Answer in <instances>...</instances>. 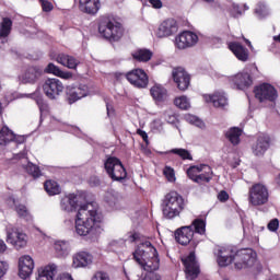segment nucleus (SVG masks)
Segmentation results:
<instances>
[{"label":"nucleus","mask_w":280,"mask_h":280,"mask_svg":"<svg viewBox=\"0 0 280 280\" xmlns=\"http://www.w3.org/2000/svg\"><path fill=\"white\" fill-rule=\"evenodd\" d=\"M214 255L217 264L221 268H226V266H231L234 261L236 270H242L255 266V261H257V254L250 248L235 252L231 246H217Z\"/></svg>","instance_id":"nucleus-1"},{"label":"nucleus","mask_w":280,"mask_h":280,"mask_svg":"<svg viewBox=\"0 0 280 280\" xmlns=\"http://www.w3.org/2000/svg\"><path fill=\"white\" fill-rule=\"evenodd\" d=\"M100 222V213L97 209L93 208V203H88L86 208L79 209L74 221V229L77 235L81 237H90L95 240L102 233Z\"/></svg>","instance_id":"nucleus-2"},{"label":"nucleus","mask_w":280,"mask_h":280,"mask_svg":"<svg viewBox=\"0 0 280 280\" xmlns=\"http://www.w3.org/2000/svg\"><path fill=\"white\" fill-rule=\"evenodd\" d=\"M135 261L145 270V272L153 273L161 267V259H159V252L156 247L152 246L150 241H145L138 245L132 253Z\"/></svg>","instance_id":"nucleus-3"},{"label":"nucleus","mask_w":280,"mask_h":280,"mask_svg":"<svg viewBox=\"0 0 280 280\" xmlns=\"http://www.w3.org/2000/svg\"><path fill=\"white\" fill-rule=\"evenodd\" d=\"M186 207L187 200L174 190L166 194L161 203L162 213L166 220H174V218L180 217Z\"/></svg>","instance_id":"nucleus-4"},{"label":"nucleus","mask_w":280,"mask_h":280,"mask_svg":"<svg viewBox=\"0 0 280 280\" xmlns=\"http://www.w3.org/2000/svg\"><path fill=\"white\" fill-rule=\"evenodd\" d=\"M207 233V222L202 219H195L190 225L178 228L175 231V240L182 246H187L194 240V235Z\"/></svg>","instance_id":"nucleus-5"},{"label":"nucleus","mask_w":280,"mask_h":280,"mask_svg":"<svg viewBox=\"0 0 280 280\" xmlns=\"http://www.w3.org/2000/svg\"><path fill=\"white\" fill-rule=\"evenodd\" d=\"M98 32L105 40L119 43L124 36V27L115 20L104 19L98 24Z\"/></svg>","instance_id":"nucleus-6"},{"label":"nucleus","mask_w":280,"mask_h":280,"mask_svg":"<svg viewBox=\"0 0 280 280\" xmlns=\"http://www.w3.org/2000/svg\"><path fill=\"white\" fill-rule=\"evenodd\" d=\"M98 32L105 40L119 43L124 36V27L115 20L104 19L98 24Z\"/></svg>","instance_id":"nucleus-7"},{"label":"nucleus","mask_w":280,"mask_h":280,"mask_svg":"<svg viewBox=\"0 0 280 280\" xmlns=\"http://www.w3.org/2000/svg\"><path fill=\"white\" fill-rule=\"evenodd\" d=\"M270 192L264 184H254L248 189V203L252 207H261L268 202Z\"/></svg>","instance_id":"nucleus-8"},{"label":"nucleus","mask_w":280,"mask_h":280,"mask_svg":"<svg viewBox=\"0 0 280 280\" xmlns=\"http://www.w3.org/2000/svg\"><path fill=\"white\" fill-rule=\"evenodd\" d=\"M105 172L112 180H124L128 173L120 159L109 156L104 163Z\"/></svg>","instance_id":"nucleus-9"},{"label":"nucleus","mask_w":280,"mask_h":280,"mask_svg":"<svg viewBox=\"0 0 280 280\" xmlns=\"http://www.w3.org/2000/svg\"><path fill=\"white\" fill-rule=\"evenodd\" d=\"M60 207L62 211L71 213L77 209H86L89 203H86V196L84 194H70L61 199Z\"/></svg>","instance_id":"nucleus-10"},{"label":"nucleus","mask_w":280,"mask_h":280,"mask_svg":"<svg viewBox=\"0 0 280 280\" xmlns=\"http://www.w3.org/2000/svg\"><path fill=\"white\" fill-rule=\"evenodd\" d=\"M126 78L135 89H148V84H150V78L143 69H133L126 73Z\"/></svg>","instance_id":"nucleus-11"},{"label":"nucleus","mask_w":280,"mask_h":280,"mask_svg":"<svg viewBox=\"0 0 280 280\" xmlns=\"http://www.w3.org/2000/svg\"><path fill=\"white\" fill-rule=\"evenodd\" d=\"M7 242L15 248H25L27 246V235L16 228H7Z\"/></svg>","instance_id":"nucleus-12"},{"label":"nucleus","mask_w":280,"mask_h":280,"mask_svg":"<svg viewBox=\"0 0 280 280\" xmlns=\"http://www.w3.org/2000/svg\"><path fill=\"white\" fill-rule=\"evenodd\" d=\"M256 100H259V102H275L279 95L277 94V90L275 86L268 83H262L255 88L254 90Z\"/></svg>","instance_id":"nucleus-13"},{"label":"nucleus","mask_w":280,"mask_h":280,"mask_svg":"<svg viewBox=\"0 0 280 280\" xmlns=\"http://www.w3.org/2000/svg\"><path fill=\"white\" fill-rule=\"evenodd\" d=\"M185 266L186 279L195 280L200 275V265L196 260V254L191 252L186 258L182 259Z\"/></svg>","instance_id":"nucleus-14"},{"label":"nucleus","mask_w":280,"mask_h":280,"mask_svg":"<svg viewBox=\"0 0 280 280\" xmlns=\"http://www.w3.org/2000/svg\"><path fill=\"white\" fill-rule=\"evenodd\" d=\"M43 91L49 100H56L65 91V85L58 79H47L43 84Z\"/></svg>","instance_id":"nucleus-15"},{"label":"nucleus","mask_w":280,"mask_h":280,"mask_svg":"<svg viewBox=\"0 0 280 280\" xmlns=\"http://www.w3.org/2000/svg\"><path fill=\"white\" fill-rule=\"evenodd\" d=\"M198 43V35L191 31H184L175 37V47L177 49H187Z\"/></svg>","instance_id":"nucleus-16"},{"label":"nucleus","mask_w":280,"mask_h":280,"mask_svg":"<svg viewBox=\"0 0 280 280\" xmlns=\"http://www.w3.org/2000/svg\"><path fill=\"white\" fill-rule=\"evenodd\" d=\"M176 32H178V23L176 20L167 19L159 25L155 35L158 38H167L174 36Z\"/></svg>","instance_id":"nucleus-17"},{"label":"nucleus","mask_w":280,"mask_h":280,"mask_svg":"<svg viewBox=\"0 0 280 280\" xmlns=\"http://www.w3.org/2000/svg\"><path fill=\"white\" fill-rule=\"evenodd\" d=\"M34 272V258L24 255L19 259V275L21 279H27Z\"/></svg>","instance_id":"nucleus-18"},{"label":"nucleus","mask_w":280,"mask_h":280,"mask_svg":"<svg viewBox=\"0 0 280 280\" xmlns=\"http://www.w3.org/2000/svg\"><path fill=\"white\" fill-rule=\"evenodd\" d=\"M173 80L177 84L179 91H187L191 82V77L183 68H177L173 71Z\"/></svg>","instance_id":"nucleus-19"},{"label":"nucleus","mask_w":280,"mask_h":280,"mask_svg":"<svg viewBox=\"0 0 280 280\" xmlns=\"http://www.w3.org/2000/svg\"><path fill=\"white\" fill-rule=\"evenodd\" d=\"M230 51L240 60V62H248L250 58V51L248 48L244 47L240 42L228 43Z\"/></svg>","instance_id":"nucleus-20"},{"label":"nucleus","mask_w":280,"mask_h":280,"mask_svg":"<svg viewBox=\"0 0 280 280\" xmlns=\"http://www.w3.org/2000/svg\"><path fill=\"white\" fill-rule=\"evenodd\" d=\"M67 95L70 104L78 102V100H82V97H86L89 95V86L79 85V86H69L67 88Z\"/></svg>","instance_id":"nucleus-21"},{"label":"nucleus","mask_w":280,"mask_h":280,"mask_svg":"<svg viewBox=\"0 0 280 280\" xmlns=\"http://www.w3.org/2000/svg\"><path fill=\"white\" fill-rule=\"evenodd\" d=\"M270 148V138L268 136H259L256 142L252 145L254 156H264Z\"/></svg>","instance_id":"nucleus-22"},{"label":"nucleus","mask_w":280,"mask_h":280,"mask_svg":"<svg viewBox=\"0 0 280 280\" xmlns=\"http://www.w3.org/2000/svg\"><path fill=\"white\" fill-rule=\"evenodd\" d=\"M231 82H233L237 89L244 91V89H248V86L253 85V78L248 72H240L231 77Z\"/></svg>","instance_id":"nucleus-23"},{"label":"nucleus","mask_w":280,"mask_h":280,"mask_svg":"<svg viewBox=\"0 0 280 280\" xmlns=\"http://www.w3.org/2000/svg\"><path fill=\"white\" fill-rule=\"evenodd\" d=\"M79 8L85 14H97L102 4L100 0H79Z\"/></svg>","instance_id":"nucleus-24"},{"label":"nucleus","mask_w":280,"mask_h":280,"mask_svg":"<svg viewBox=\"0 0 280 280\" xmlns=\"http://www.w3.org/2000/svg\"><path fill=\"white\" fill-rule=\"evenodd\" d=\"M206 102H211L215 108L229 106V98L224 92H215L212 95H205Z\"/></svg>","instance_id":"nucleus-25"},{"label":"nucleus","mask_w":280,"mask_h":280,"mask_svg":"<svg viewBox=\"0 0 280 280\" xmlns=\"http://www.w3.org/2000/svg\"><path fill=\"white\" fill-rule=\"evenodd\" d=\"M93 264V255L86 252L78 253L73 256L72 266L74 268H86Z\"/></svg>","instance_id":"nucleus-26"},{"label":"nucleus","mask_w":280,"mask_h":280,"mask_svg":"<svg viewBox=\"0 0 280 280\" xmlns=\"http://www.w3.org/2000/svg\"><path fill=\"white\" fill-rule=\"evenodd\" d=\"M40 75H43V70L37 67H31L20 77V80L23 84H34Z\"/></svg>","instance_id":"nucleus-27"},{"label":"nucleus","mask_w":280,"mask_h":280,"mask_svg":"<svg viewBox=\"0 0 280 280\" xmlns=\"http://www.w3.org/2000/svg\"><path fill=\"white\" fill-rule=\"evenodd\" d=\"M150 93L154 102H158L159 104L167 101V89L161 84H154L150 89Z\"/></svg>","instance_id":"nucleus-28"},{"label":"nucleus","mask_w":280,"mask_h":280,"mask_svg":"<svg viewBox=\"0 0 280 280\" xmlns=\"http://www.w3.org/2000/svg\"><path fill=\"white\" fill-rule=\"evenodd\" d=\"M56 272H58V267L55 264L42 267L38 269L37 280H54Z\"/></svg>","instance_id":"nucleus-29"},{"label":"nucleus","mask_w":280,"mask_h":280,"mask_svg":"<svg viewBox=\"0 0 280 280\" xmlns=\"http://www.w3.org/2000/svg\"><path fill=\"white\" fill-rule=\"evenodd\" d=\"M56 61L59 65H62V67H67L68 69H78V65H80V61H78V59L65 54H59Z\"/></svg>","instance_id":"nucleus-30"},{"label":"nucleus","mask_w":280,"mask_h":280,"mask_svg":"<svg viewBox=\"0 0 280 280\" xmlns=\"http://www.w3.org/2000/svg\"><path fill=\"white\" fill-rule=\"evenodd\" d=\"M12 32V20L4 18L0 24V43L4 44Z\"/></svg>","instance_id":"nucleus-31"},{"label":"nucleus","mask_w":280,"mask_h":280,"mask_svg":"<svg viewBox=\"0 0 280 280\" xmlns=\"http://www.w3.org/2000/svg\"><path fill=\"white\" fill-rule=\"evenodd\" d=\"M212 178H213V171L211 170V166L207 164H202L201 173L197 175L195 183H198L199 185L201 183H211Z\"/></svg>","instance_id":"nucleus-32"},{"label":"nucleus","mask_w":280,"mask_h":280,"mask_svg":"<svg viewBox=\"0 0 280 280\" xmlns=\"http://www.w3.org/2000/svg\"><path fill=\"white\" fill-rule=\"evenodd\" d=\"M105 202L112 210L121 209V198L117 192H106Z\"/></svg>","instance_id":"nucleus-33"},{"label":"nucleus","mask_w":280,"mask_h":280,"mask_svg":"<svg viewBox=\"0 0 280 280\" xmlns=\"http://www.w3.org/2000/svg\"><path fill=\"white\" fill-rule=\"evenodd\" d=\"M16 139V136L8 126H3L0 130V145H8V143H12Z\"/></svg>","instance_id":"nucleus-34"},{"label":"nucleus","mask_w":280,"mask_h":280,"mask_svg":"<svg viewBox=\"0 0 280 280\" xmlns=\"http://www.w3.org/2000/svg\"><path fill=\"white\" fill-rule=\"evenodd\" d=\"M55 253L58 257H67L71 253V246L68 242L57 241L55 242Z\"/></svg>","instance_id":"nucleus-35"},{"label":"nucleus","mask_w":280,"mask_h":280,"mask_svg":"<svg viewBox=\"0 0 280 280\" xmlns=\"http://www.w3.org/2000/svg\"><path fill=\"white\" fill-rule=\"evenodd\" d=\"M132 58L138 62H149V60H152V51L141 48L132 52Z\"/></svg>","instance_id":"nucleus-36"},{"label":"nucleus","mask_w":280,"mask_h":280,"mask_svg":"<svg viewBox=\"0 0 280 280\" xmlns=\"http://www.w3.org/2000/svg\"><path fill=\"white\" fill-rule=\"evenodd\" d=\"M240 137H242V129L237 127H233L226 132V139H229L232 145H238Z\"/></svg>","instance_id":"nucleus-37"},{"label":"nucleus","mask_w":280,"mask_h":280,"mask_svg":"<svg viewBox=\"0 0 280 280\" xmlns=\"http://www.w3.org/2000/svg\"><path fill=\"white\" fill-rule=\"evenodd\" d=\"M44 188L47 194H49V196H58V194H60L61 191L60 185L57 184V182L55 180H46V183L44 184Z\"/></svg>","instance_id":"nucleus-38"},{"label":"nucleus","mask_w":280,"mask_h":280,"mask_svg":"<svg viewBox=\"0 0 280 280\" xmlns=\"http://www.w3.org/2000/svg\"><path fill=\"white\" fill-rule=\"evenodd\" d=\"M174 104L175 106H177V108H180L182 110H189V108H191V103L189 102V98H187V96L185 95L176 97L174 100Z\"/></svg>","instance_id":"nucleus-39"},{"label":"nucleus","mask_w":280,"mask_h":280,"mask_svg":"<svg viewBox=\"0 0 280 280\" xmlns=\"http://www.w3.org/2000/svg\"><path fill=\"white\" fill-rule=\"evenodd\" d=\"M172 154H176L183 161H194V156L187 149H172Z\"/></svg>","instance_id":"nucleus-40"},{"label":"nucleus","mask_w":280,"mask_h":280,"mask_svg":"<svg viewBox=\"0 0 280 280\" xmlns=\"http://www.w3.org/2000/svg\"><path fill=\"white\" fill-rule=\"evenodd\" d=\"M184 119L188 124H191L192 126H197V128H205V121H202V119L198 118L197 116H194L191 114H186L184 116Z\"/></svg>","instance_id":"nucleus-41"},{"label":"nucleus","mask_w":280,"mask_h":280,"mask_svg":"<svg viewBox=\"0 0 280 280\" xmlns=\"http://www.w3.org/2000/svg\"><path fill=\"white\" fill-rule=\"evenodd\" d=\"M15 211L20 218H23L26 220V222H30L32 220V214H30V211L27 210V207L24 205H19L15 207Z\"/></svg>","instance_id":"nucleus-42"},{"label":"nucleus","mask_w":280,"mask_h":280,"mask_svg":"<svg viewBox=\"0 0 280 280\" xmlns=\"http://www.w3.org/2000/svg\"><path fill=\"white\" fill-rule=\"evenodd\" d=\"M201 172H202V164L190 166L187 170V176H188V178H190V180L195 182L196 178L198 177V175L201 174Z\"/></svg>","instance_id":"nucleus-43"},{"label":"nucleus","mask_w":280,"mask_h":280,"mask_svg":"<svg viewBox=\"0 0 280 280\" xmlns=\"http://www.w3.org/2000/svg\"><path fill=\"white\" fill-rule=\"evenodd\" d=\"M255 14L258 16V19H265V16H268L270 12L268 11V8L264 3H258L255 9Z\"/></svg>","instance_id":"nucleus-44"},{"label":"nucleus","mask_w":280,"mask_h":280,"mask_svg":"<svg viewBox=\"0 0 280 280\" xmlns=\"http://www.w3.org/2000/svg\"><path fill=\"white\" fill-rule=\"evenodd\" d=\"M25 170L33 178H38V176H40V168L36 164L28 163Z\"/></svg>","instance_id":"nucleus-45"},{"label":"nucleus","mask_w":280,"mask_h":280,"mask_svg":"<svg viewBox=\"0 0 280 280\" xmlns=\"http://www.w3.org/2000/svg\"><path fill=\"white\" fill-rule=\"evenodd\" d=\"M228 8L231 16H234V19H237V16H242V11L240 10V5L230 1Z\"/></svg>","instance_id":"nucleus-46"},{"label":"nucleus","mask_w":280,"mask_h":280,"mask_svg":"<svg viewBox=\"0 0 280 280\" xmlns=\"http://www.w3.org/2000/svg\"><path fill=\"white\" fill-rule=\"evenodd\" d=\"M163 174L170 183H174V180H176V175L174 174V168H172L170 166H165Z\"/></svg>","instance_id":"nucleus-47"},{"label":"nucleus","mask_w":280,"mask_h":280,"mask_svg":"<svg viewBox=\"0 0 280 280\" xmlns=\"http://www.w3.org/2000/svg\"><path fill=\"white\" fill-rule=\"evenodd\" d=\"M91 280H110V276L104 271H97L92 276Z\"/></svg>","instance_id":"nucleus-48"},{"label":"nucleus","mask_w":280,"mask_h":280,"mask_svg":"<svg viewBox=\"0 0 280 280\" xmlns=\"http://www.w3.org/2000/svg\"><path fill=\"white\" fill-rule=\"evenodd\" d=\"M45 73H52V75H58V73H60V68L54 63H48V66L45 68Z\"/></svg>","instance_id":"nucleus-49"},{"label":"nucleus","mask_w":280,"mask_h":280,"mask_svg":"<svg viewBox=\"0 0 280 280\" xmlns=\"http://www.w3.org/2000/svg\"><path fill=\"white\" fill-rule=\"evenodd\" d=\"M39 3L44 12H51L54 10V4L47 0H39Z\"/></svg>","instance_id":"nucleus-50"},{"label":"nucleus","mask_w":280,"mask_h":280,"mask_svg":"<svg viewBox=\"0 0 280 280\" xmlns=\"http://www.w3.org/2000/svg\"><path fill=\"white\" fill-rule=\"evenodd\" d=\"M267 229L271 231L272 233L277 232L279 230V219H272L268 225Z\"/></svg>","instance_id":"nucleus-51"},{"label":"nucleus","mask_w":280,"mask_h":280,"mask_svg":"<svg viewBox=\"0 0 280 280\" xmlns=\"http://www.w3.org/2000/svg\"><path fill=\"white\" fill-rule=\"evenodd\" d=\"M164 117L168 124H175L177 121L176 114L173 112H165Z\"/></svg>","instance_id":"nucleus-52"},{"label":"nucleus","mask_w":280,"mask_h":280,"mask_svg":"<svg viewBox=\"0 0 280 280\" xmlns=\"http://www.w3.org/2000/svg\"><path fill=\"white\" fill-rule=\"evenodd\" d=\"M128 242H139V240H141V234H139L138 232H130L128 234Z\"/></svg>","instance_id":"nucleus-53"},{"label":"nucleus","mask_w":280,"mask_h":280,"mask_svg":"<svg viewBox=\"0 0 280 280\" xmlns=\"http://www.w3.org/2000/svg\"><path fill=\"white\" fill-rule=\"evenodd\" d=\"M57 78H61L62 80H71L73 78V73L68 71L59 70V73L57 74Z\"/></svg>","instance_id":"nucleus-54"},{"label":"nucleus","mask_w":280,"mask_h":280,"mask_svg":"<svg viewBox=\"0 0 280 280\" xmlns=\"http://www.w3.org/2000/svg\"><path fill=\"white\" fill-rule=\"evenodd\" d=\"M8 262L5 261H0V279H3L5 277V272H8Z\"/></svg>","instance_id":"nucleus-55"},{"label":"nucleus","mask_w":280,"mask_h":280,"mask_svg":"<svg viewBox=\"0 0 280 280\" xmlns=\"http://www.w3.org/2000/svg\"><path fill=\"white\" fill-rule=\"evenodd\" d=\"M218 200H220V202H226V200H229V192L221 190L218 195Z\"/></svg>","instance_id":"nucleus-56"},{"label":"nucleus","mask_w":280,"mask_h":280,"mask_svg":"<svg viewBox=\"0 0 280 280\" xmlns=\"http://www.w3.org/2000/svg\"><path fill=\"white\" fill-rule=\"evenodd\" d=\"M149 3H151L152 8L155 10H161V8H163V2H161V0H149Z\"/></svg>","instance_id":"nucleus-57"},{"label":"nucleus","mask_w":280,"mask_h":280,"mask_svg":"<svg viewBox=\"0 0 280 280\" xmlns=\"http://www.w3.org/2000/svg\"><path fill=\"white\" fill-rule=\"evenodd\" d=\"M36 95H37L36 104L38 105L39 110H43V105L45 104L43 101V97H40V95H38V93L31 94L32 97H36Z\"/></svg>","instance_id":"nucleus-58"},{"label":"nucleus","mask_w":280,"mask_h":280,"mask_svg":"<svg viewBox=\"0 0 280 280\" xmlns=\"http://www.w3.org/2000/svg\"><path fill=\"white\" fill-rule=\"evenodd\" d=\"M142 280H161V276L156 273H148Z\"/></svg>","instance_id":"nucleus-59"},{"label":"nucleus","mask_w":280,"mask_h":280,"mask_svg":"<svg viewBox=\"0 0 280 280\" xmlns=\"http://www.w3.org/2000/svg\"><path fill=\"white\" fill-rule=\"evenodd\" d=\"M137 135H139V137H141L144 141V143H149L148 141V132L141 130V129H137Z\"/></svg>","instance_id":"nucleus-60"},{"label":"nucleus","mask_w":280,"mask_h":280,"mask_svg":"<svg viewBox=\"0 0 280 280\" xmlns=\"http://www.w3.org/2000/svg\"><path fill=\"white\" fill-rule=\"evenodd\" d=\"M56 280H73V278L69 273H62L59 275Z\"/></svg>","instance_id":"nucleus-61"},{"label":"nucleus","mask_w":280,"mask_h":280,"mask_svg":"<svg viewBox=\"0 0 280 280\" xmlns=\"http://www.w3.org/2000/svg\"><path fill=\"white\" fill-rule=\"evenodd\" d=\"M5 250H8V245H5L3 240H0V253H5Z\"/></svg>","instance_id":"nucleus-62"},{"label":"nucleus","mask_w":280,"mask_h":280,"mask_svg":"<svg viewBox=\"0 0 280 280\" xmlns=\"http://www.w3.org/2000/svg\"><path fill=\"white\" fill-rule=\"evenodd\" d=\"M106 108H107V116L108 117H110V116H113L114 115V113H115V109H113V106H110V105H106Z\"/></svg>","instance_id":"nucleus-63"},{"label":"nucleus","mask_w":280,"mask_h":280,"mask_svg":"<svg viewBox=\"0 0 280 280\" xmlns=\"http://www.w3.org/2000/svg\"><path fill=\"white\" fill-rule=\"evenodd\" d=\"M14 159H27V153L25 151L21 152V153L16 154L14 156Z\"/></svg>","instance_id":"nucleus-64"}]
</instances>
